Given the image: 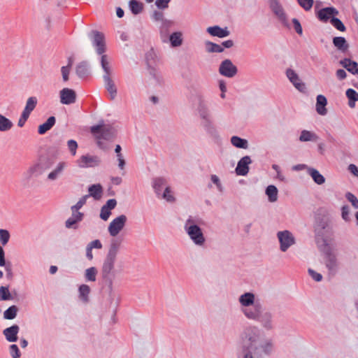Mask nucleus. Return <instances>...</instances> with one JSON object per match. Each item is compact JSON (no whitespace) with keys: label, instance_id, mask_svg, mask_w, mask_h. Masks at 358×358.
Returning <instances> with one entry per match:
<instances>
[{"label":"nucleus","instance_id":"obj_1","mask_svg":"<svg viewBox=\"0 0 358 358\" xmlns=\"http://www.w3.org/2000/svg\"><path fill=\"white\" fill-rule=\"evenodd\" d=\"M273 348L272 340L264 338L261 329L257 326L245 327L241 334L243 358H263L271 353Z\"/></svg>","mask_w":358,"mask_h":358},{"label":"nucleus","instance_id":"obj_2","mask_svg":"<svg viewBox=\"0 0 358 358\" xmlns=\"http://www.w3.org/2000/svg\"><path fill=\"white\" fill-rule=\"evenodd\" d=\"M241 313L249 320L258 322L266 331L274 328L273 315L266 310L252 292H245L238 298Z\"/></svg>","mask_w":358,"mask_h":358},{"label":"nucleus","instance_id":"obj_3","mask_svg":"<svg viewBox=\"0 0 358 358\" xmlns=\"http://www.w3.org/2000/svg\"><path fill=\"white\" fill-rule=\"evenodd\" d=\"M121 245V240L118 238L111 240L101 268V278L110 293L113 291V282L115 278V264Z\"/></svg>","mask_w":358,"mask_h":358},{"label":"nucleus","instance_id":"obj_4","mask_svg":"<svg viewBox=\"0 0 358 358\" xmlns=\"http://www.w3.org/2000/svg\"><path fill=\"white\" fill-rule=\"evenodd\" d=\"M184 229L189 238L196 245L202 246L205 243V236L201 229L197 224V220L194 217L192 216L188 217L185 221Z\"/></svg>","mask_w":358,"mask_h":358},{"label":"nucleus","instance_id":"obj_5","mask_svg":"<svg viewBox=\"0 0 358 358\" xmlns=\"http://www.w3.org/2000/svg\"><path fill=\"white\" fill-rule=\"evenodd\" d=\"M91 133L97 139L98 145L101 148V140H113L115 136V129L110 125H106L103 120H101L99 124L90 128Z\"/></svg>","mask_w":358,"mask_h":358},{"label":"nucleus","instance_id":"obj_6","mask_svg":"<svg viewBox=\"0 0 358 358\" xmlns=\"http://www.w3.org/2000/svg\"><path fill=\"white\" fill-rule=\"evenodd\" d=\"M54 164V161L49 157H41L37 162L31 166L24 173L27 179L38 177L45 171L50 169Z\"/></svg>","mask_w":358,"mask_h":358},{"label":"nucleus","instance_id":"obj_7","mask_svg":"<svg viewBox=\"0 0 358 358\" xmlns=\"http://www.w3.org/2000/svg\"><path fill=\"white\" fill-rule=\"evenodd\" d=\"M324 254V259L326 267L330 274L334 275L338 270V261L336 254L327 243H325L324 248L322 250Z\"/></svg>","mask_w":358,"mask_h":358},{"label":"nucleus","instance_id":"obj_8","mask_svg":"<svg viewBox=\"0 0 358 358\" xmlns=\"http://www.w3.org/2000/svg\"><path fill=\"white\" fill-rule=\"evenodd\" d=\"M93 47L95 48L97 55H102L106 51L105 36L102 32L92 30L88 34Z\"/></svg>","mask_w":358,"mask_h":358},{"label":"nucleus","instance_id":"obj_9","mask_svg":"<svg viewBox=\"0 0 358 358\" xmlns=\"http://www.w3.org/2000/svg\"><path fill=\"white\" fill-rule=\"evenodd\" d=\"M101 163V159L99 156L90 154L82 155L76 160V164L81 169L95 168Z\"/></svg>","mask_w":358,"mask_h":358},{"label":"nucleus","instance_id":"obj_10","mask_svg":"<svg viewBox=\"0 0 358 358\" xmlns=\"http://www.w3.org/2000/svg\"><path fill=\"white\" fill-rule=\"evenodd\" d=\"M277 237L280 242V249L282 252H286L289 248L295 243V238L293 234L288 230L278 231Z\"/></svg>","mask_w":358,"mask_h":358},{"label":"nucleus","instance_id":"obj_11","mask_svg":"<svg viewBox=\"0 0 358 358\" xmlns=\"http://www.w3.org/2000/svg\"><path fill=\"white\" fill-rule=\"evenodd\" d=\"M127 220V217L124 215H120L113 219L108 228L110 235L113 237L116 236L124 227Z\"/></svg>","mask_w":358,"mask_h":358},{"label":"nucleus","instance_id":"obj_12","mask_svg":"<svg viewBox=\"0 0 358 358\" xmlns=\"http://www.w3.org/2000/svg\"><path fill=\"white\" fill-rule=\"evenodd\" d=\"M238 69L232 62L226 59L223 60L219 67V73L225 77L233 78L237 74Z\"/></svg>","mask_w":358,"mask_h":358},{"label":"nucleus","instance_id":"obj_13","mask_svg":"<svg viewBox=\"0 0 358 358\" xmlns=\"http://www.w3.org/2000/svg\"><path fill=\"white\" fill-rule=\"evenodd\" d=\"M286 76L296 90L301 92L305 91V84L301 82L299 76L293 69H287L286 70Z\"/></svg>","mask_w":358,"mask_h":358},{"label":"nucleus","instance_id":"obj_14","mask_svg":"<svg viewBox=\"0 0 358 358\" xmlns=\"http://www.w3.org/2000/svg\"><path fill=\"white\" fill-rule=\"evenodd\" d=\"M60 102L62 104L69 105L76 101V92L69 88H64L59 92Z\"/></svg>","mask_w":358,"mask_h":358},{"label":"nucleus","instance_id":"obj_15","mask_svg":"<svg viewBox=\"0 0 358 358\" xmlns=\"http://www.w3.org/2000/svg\"><path fill=\"white\" fill-rule=\"evenodd\" d=\"M252 160L249 156L242 157L238 162L236 173L238 176H246L249 172V164Z\"/></svg>","mask_w":358,"mask_h":358},{"label":"nucleus","instance_id":"obj_16","mask_svg":"<svg viewBox=\"0 0 358 358\" xmlns=\"http://www.w3.org/2000/svg\"><path fill=\"white\" fill-rule=\"evenodd\" d=\"M338 14V11L334 7H326L320 10L317 13V18L323 22H327L331 20L332 17Z\"/></svg>","mask_w":358,"mask_h":358},{"label":"nucleus","instance_id":"obj_17","mask_svg":"<svg viewBox=\"0 0 358 358\" xmlns=\"http://www.w3.org/2000/svg\"><path fill=\"white\" fill-rule=\"evenodd\" d=\"M271 8L273 13L278 17L279 20L285 26L288 25L287 15L282 6L278 1H275L271 5Z\"/></svg>","mask_w":358,"mask_h":358},{"label":"nucleus","instance_id":"obj_18","mask_svg":"<svg viewBox=\"0 0 358 358\" xmlns=\"http://www.w3.org/2000/svg\"><path fill=\"white\" fill-rule=\"evenodd\" d=\"M117 206V201L115 199H110L107 201L106 203L101 208L100 217L104 221H106L110 214V210L114 209Z\"/></svg>","mask_w":358,"mask_h":358},{"label":"nucleus","instance_id":"obj_19","mask_svg":"<svg viewBox=\"0 0 358 358\" xmlns=\"http://www.w3.org/2000/svg\"><path fill=\"white\" fill-rule=\"evenodd\" d=\"M20 331V327L17 324H13L3 331V334L7 341L10 343L16 342L18 339L17 334Z\"/></svg>","mask_w":358,"mask_h":358},{"label":"nucleus","instance_id":"obj_20","mask_svg":"<svg viewBox=\"0 0 358 358\" xmlns=\"http://www.w3.org/2000/svg\"><path fill=\"white\" fill-rule=\"evenodd\" d=\"M67 167V163L59 162L55 169L48 175L47 179L50 181L56 180L63 173L64 169Z\"/></svg>","mask_w":358,"mask_h":358},{"label":"nucleus","instance_id":"obj_21","mask_svg":"<svg viewBox=\"0 0 358 358\" xmlns=\"http://www.w3.org/2000/svg\"><path fill=\"white\" fill-rule=\"evenodd\" d=\"M104 86L110 94V99L113 100L117 96V87L114 81L110 78V76H103Z\"/></svg>","mask_w":358,"mask_h":358},{"label":"nucleus","instance_id":"obj_22","mask_svg":"<svg viewBox=\"0 0 358 358\" xmlns=\"http://www.w3.org/2000/svg\"><path fill=\"white\" fill-rule=\"evenodd\" d=\"M339 64L348 72L353 75H358V63L349 58H344L339 62Z\"/></svg>","mask_w":358,"mask_h":358},{"label":"nucleus","instance_id":"obj_23","mask_svg":"<svg viewBox=\"0 0 358 358\" xmlns=\"http://www.w3.org/2000/svg\"><path fill=\"white\" fill-rule=\"evenodd\" d=\"M207 32L213 36H217L219 38H224L230 34L227 27L222 28L217 25L209 27L207 29Z\"/></svg>","mask_w":358,"mask_h":358},{"label":"nucleus","instance_id":"obj_24","mask_svg":"<svg viewBox=\"0 0 358 358\" xmlns=\"http://www.w3.org/2000/svg\"><path fill=\"white\" fill-rule=\"evenodd\" d=\"M167 181L164 178L158 177L152 180V187L156 194L159 196L164 187H167Z\"/></svg>","mask_w":358,"mask_h":358},{"label":"nucleus","instance_id":"obj_25","mask_svg":"<svg viewBox=\"0 0 358 358\" xmlns=\"http://www.w3.org/2000/svg\"><path fill=\"white\" fill-rule=\"evenodd\" d=\"M327 103V100L324 96L320 94L317 96L316 110L318 114L325 115L327 113V110L325 108Z\"/></svg>","mask_w":358,"mask_h":358},{"label":"nucleus","instance_id":"obj_26","mask_svg":"<svg viewBox=\"0 0 358 358\" xmlns=\"http://www.w3.org/2000/svg\"><path fill=\"white\" fill-rule=\"evenodd\" d=\"M56 118L54 116H50L48 118L45 122L38 126V133L41 135L45 134L48 131L50 130L55 124Z\"/></svg>","mask_w":358,"mask_h":358},{"label":"nucleus","instance_id":"obj_27","mask_svg":"<svg viewBox=\"0 0 358 358\" xmlns=\"http://www.w3.org/2000/svg\"><path fill=\"white\" fill-rule=\"evenodd\" d=\"M334 45L341 52H345L349 48L346 39L343 36H336L333 38Z\"/></svg>","mask_w":358,"mask_h":358},{"label":"nucleus","instance_id":"obj_28","mask_svg":"<svg viewBox=\"0 0 358 358\" xmlns=\"http://www.w3.org/2000/svg\"><path fill=\"white\" fill-rule=\"evenodd\" d=\"M197 110L201 118L203 119L210 117V113L207 104L201 96H199V98Z\"/></svg>","mask_w":358,"mask_h":358},{"label":"nucleus","instance_id":"obj_29","mask_svg":"<svg viewBox=\"0 0 358 358\" xmlns=\"http://www.w3.org/2000/svg\"><path fill=\"white\" fill-rule=\"evenodd\" d=\"M88 197L92 196L95 200H99L101 197L103 187L100 184L92 185L88 188Z\"/></svg>","mask_w":358,"mask_h":358},{"label":"nucleus","instance_id":"obj_30","mask_svg":"<svg viewBox=\"0 0 358 358\" xmlns=\"http://www.w3.org/2000/svg\"><path fill=\"white\" fill-rule=\"evenodd\" d=\"M319 139V136L314 132L308 130H303L299 136L301 142L313 141L316 142Z\"/></svg>","mask_w":358,"mask_h":358},{"label":"nucleus","instance_id":"obj_31","mask_svg":"<svg viewBox=\"0 0 358 358\" xmlns=\"http://www.w3.org/2000/svg\"><path fill=\"white\" fill-rule=\"evenodd\" d=\"M308 173L316 184L322 185L325 182V178L317 169L312 167L308 168Z\"/></svg>","mask_w":358,"mask_h":358},{"label":"nucleus","instance_id":"obj_32","mask_svg":"<svg viewBox=\"0 0 358 358\" xmlns=\"http://www.w3.org/2000/svg\"><path fill=\"white\" fill-rule=\"evenodd\" d=\"M76 73L79 78H85L89 74L88 64L86 61L80 62L76 68Z\"/></svg>","mask_w":358,"mask_h":358},{"label":"nucleus","instance_id":"obj_33","mask_svg":"<svg viewBox=\"0 0 358 358\" xmlns=\"http://www.w3.org/2000/svg\"><path fill=\"white\" fill-rule=\"evenodd\" d=\"M38 103V99L36 96H30L26 101L25 106L22 112L30 115L31 112L35 109Z\"/></svg>","mask_w":358,"mask_h":358},{"label":"nucleus","instance_id":"obj_34","mask_svg":"<svg viewBox=\"0 0 358 358\" xmlns=\"http://www.w3.org/2000/svg\"><path fill=\"white\" fill-rule=\"evenodd\" d=\"M100 55H101V60H100L101 66L104 72L103 76H110V75L112 73V70H111V68L110 66L108 57V55H104V54H102Z\"/></svg>","mask_w":358,"mask_h":358},{"label":"nucleus","instance_id":"obj_35","mask_svg":"<svg viewBox=\"0 0 358 358\" xmlns=\"http://www.w3.org/2000/svg\"><path fill=\"white\" fill-rule=\"evenodd\" d=\"M169 41L172 47L180 46L182 43V34L180 31H176L169 36Z\"/></svg>","mask_w":358,"mask_h":358},{"label":"nucleus","instance_id":"obj_36","mask_svg":"<svg viewBox=\"0 0 358 358\" xmlns=\"http://www.w3.org/2000/svg\"><path fill=\"white\" fill-rule=\"evenodd\" d=\"M173 25V22L164 19L162 22L159 27V31L162 38H166L169 34V29Z\"/></svg>","mask_w":358,"mask_h":358},{"label":"nucleus","instance_id":"obj_37","mask_svg":"<svg viewBox=\"0 0 358 358\" xmlns=\"http://www.w3.org/2000/svg\"><path fill=\"white\" fill-rule=\"evenodd\" d=\"M278 189L275 185H268L266 189V194L268 196V201L271 203L278 200Z\"/></svg>","mask_w":358,"mask_h":358},{"label":"nucleus","instance_id":"obj_38","mask_svg":"<svg viewBox=\"0 0 358 358\" xmlns=\"http://www.w3.org/2000/svg\"><path fill=\"white\" fill-rule=\"evenodd\" d=\"M231 143L234 146L238 148L247 149L248 147V142L246 139L241 138L236 136H234L231 138Z\"/></svg>","mask_w":358,"mask_h":358},{"label":"nucleus","instance_id":"obj_39","mask_svg":"<svg viewBox=\"0 0 358 358\" xmlns=\"http://www.w3.org/2000/svg\"><path fill=\"white\" fill-rule=\"evenodd\" d=\"M129 6L131 13L134 15L141 13L143 10V3L137 0H130Z\"/></svg>","mask_w":358,"mask_h":358},{"label":"nucleus","instance_id":"obj_40","mask_svg":"<svg viewBox=\"0 0 358 358\" xmlns=\"http://www.w3.org/2000/svg\"><path fill=\"white\" fill-rule=\"evenodd\" d=\"M79 297L83 302H88L90 288L87 285H81L78 288Z\"/></svg>","mask_w":358,"mask_h":358},{"label":"nucleus","instance_id":"obj_41","mask_svg":"<svg viewBox=\"0 0 358 358\" xmlns=\"http://www.w3.org/2000/svg\"><path fill=\"white\" fill-rule=\"evenodd\" d=\"M13 126V122L7 117L0 114V131H7Z\"/></svg>","mask_w":358,"mask_h":358},{"label":"nucleus","instance_id":"obj_42","mask_svg":"<svg viewBox=\"0 0 358 358\" xmlns=\"http://www.w3.org/2000/svg\"><path fill=\"white\" fill-rule=\"evenodd\" d=\"M18 312V308L13 305L8 308L3 313V318L5 320H13L16 317Z\"/></svg>","mask_w":358,"mask_h":358},{"label":"nucleus","instance_id":"obj_43","mask_svg":"<svg viewBox=\"0 0 358 358\" xmlns=\"http://www.w3.org/2000/svg\"><path fill=\"white\" fill-rule=\"evenodd\" d=\"M97 269L96 267H90L85 270V278L87 281L95 282L96 280Z\"/></svg>","mask_w":358,"mask_h":358},{"label":"nucleus","instance_id":"obj_44","mask_svg":"<svg viewBox=\"0 0 358 358\" xmlns=\"http://www.w3.org/2000/svg\"><path fill=\"white\" fill-rule=\"evenodd\" d=\"M206 50L208 52H222L224 51V48L218 44L214 43L210 41H207L206 43Z\"/></svg>","mask_w":358,"mask_h":358},{"label":"nucleus","instance_id":"obj_45","mask_svg":"<svg viewBox=\"0 0 358 358\" xmlns=\"http://www.w3.org/2000/svg\"><path fill=\"white\" fill-rule=\"evenodd\" d=\"M202 125L204 129L210 134L215 135L216 134V129L213 127L210 120V117L203 118Z\"/></svg>","mask_w":358,"mask_h":358},{"label":"nucleus","instance_id":"obj_46","mask_svg":"<svg viewBox=\"0 0 358 358\" xmlns=\"http://www.w3.org/2000/svg\"><path fill=\"white\" fill-rule=\"evenodd\" d=\"M12 299L8 287H0V301H8Z\"/></svg>","mask_w":358,"mask_h":358},{"label":"nucleus","instance_id":"obj_47","mask_svg":"<svg viewBox=\"0 0 358 358\" xmlns=\"http://www.w3.org/2000/svg\"><path fill=\"white\" fill-rule=\"evenodd\" d=\"M330 22L336 29L341 31H344L346 29L342 21L337 17H332L330 20Z\"/></svg>","mask_w":358,"mask_h":358},{"label":"nucleus","instance_id":"obj_48","mask_svg":"<svg viewBox=\"0 0 358 358\" xmlns=\"http://www.w3.org/2000/svg\"><path fill=\"white\" fill-rule=\"evenodd\" d=\"M10 235L7 229H0V243L2 245H6L10 239Z\"/></svg>","mask_w":358,"mask_h":358},{"label":"nucleus","instance_id":"obj_49","mask_svg":"<svg viewBox=\"0 0 358 358\" xmlns=\"http://www.w3.org/2000/svg\"><path fill=\"white\" fill-rule=\"evenodd\" d=\"M162 198L168 202H173L175 201V197L171 193L170 187H165L164 191L162 194Z\"/></svg>","mask_w":358,"mask_h":358},{"label":"nucleus","instance_id":"obj_50","mask_svg":"<svg viewBox=\"0 0 358 358\" xmlns=\"http://www.w3.org/2000/svg\"><path fill=\"white\" fill-rule=\"evenodd\" d=\"M299 6L303 8L306 11H309L313 5V0H297Z\"/></svg>","mask_w":358,"mask_h":358},{"label":"nucleus","instance_id":"obj_51","mask_svg":"<svg viewBox=\"0 0 358 358\" xmlns=\"http://www.w3.org/2000/svg\"><path fill=\"white\" fill-rule=\"evenodd\" d=\"M9 352L12 358H20L21 353L17 345H10L9 347Z\"/></svg>","mask_w":358,"mask_h":358},{"label":"nucleus","instance_id":"obj_52","mask_svg":"<svg viewBox=\"0 0 358 358\" xmlns=\"http://www.w3.org/2000/svg\"><path fill=\"white\" fill-rule=\"evenodd\" d=\"M68 149L71 155L75 156L78 149V143L75 140L71 139L67 141Z\"/></svg>","mask_w":358,"mask_h":358},{"label":"nucleus","instance_id":"obj_53","mask_svg":"<svg viewBox=\"0 0 358 358\" xmlns=\"http://www.w3.org/2000/svg\"><path fill=\"white\" fill-rule=\"evenodd\" d=\"M345 197L348 201H350L352 206L357 209L358 208V199L351 192H347L345 194Z\"/></svg>","mask_w":358,"mask_h":358},{"label":"nucleus","instance_id":"obj_54","mask_svg":"<svg viewBox=\"0 0 358 358\" xmlns=\"http://www.w3.org/2000/svg\"><path fill=\"white\" fill-rule=\"evenodd\" d=\"M345 94L348 100L358 101V92H357L355 90L350 88L347 90Z\"/></svg>","mask_w":358,"mask_h":358},{"label":"nucleus","instance_id":"obj_55","mask_svg":"<svg viewBox=\"0 0 358 358\" xmlns=\"http://www.w3.org/2000/svg\"><path fill=\"white\" fill-rule=\"evenodd\" d=\"M88 198V195H85L82 196L79 201L71 207V209H75L78 210L80 208H81L86 203L87 199Z\"/></svg>","mask_w":358,"mask_h":358},{"label":"nucleus","instance_id":"obj_56","mask_svg":"<svg viewBox=\"0 0 358 358\" xmlns=\"http://www.w3.org/2000/svg\"><path fill=\"white\" fill-rule=\"evenodd\" d=\"M308 272L311 278L316 282H320L322 280V275L312 268H308Z\"/></svg>","mask_w":358,"mask_h":358},{"label":"nucleus","instance_id":"obj_57","mask_svg":"<svg viewBox=\"0 0 358 358\" xmlns=\"http://www.w3.org/2000/svg\"><path fill=\"white\" fill-rule=\"evenodd\" d=\"M30 115L25 113V112H22L20 117L17 122V126L19 127H22L25 122L27 121Z\"/></svg>","mask_w":358,"mask_h":358},{"label":"nucleus","instance_id":"obj_58","mask_svg":"<svg viewBox=\"0 0 358 358\" xmlns=\"http://www.w3.org/2000/svg\"><path fill=\"white\" fill-rule=\"evenodd\" d=\"M292 23H293L294 29H295L296 32L299 35H302L303 29H302L300 22L296 18H293Z\"/></svg>","mask_w":358,"mask_h":358},{"label":"nucleus","instance_id":"obj_59","mask_svg":"<svg viewBox=\"0 0 358 358\" xmlns=\"http://www.w3.org/2000/svg\"><path fill=\"white\" fill-rule=\"evenodd\" d=\"M171 0H156L155 5L159 9H165L169 7Z\"/></svg>","mask_w":358,"mask_h":358},{"label":"nucleus","instance_id":"obj_60","mask_svg":"<svg viewBox=\"0 0 358 358\" xmlns=\"http://www.w3.org/2000/svg\"><path fill=\"white\" fill-rule=\"evenodd\" d=\"M152 18L156 22H162L165 18L164 17V13L161 11L155 10L152 15Z\"/></svg>","mask_w":358,"mask_h":358},{"label":"nucleus","instance_id":"obj_61","mask_svg":"<svg viewBox=\"0 0 358 358\" xmlns=\"http://www.w3.org/2000/svg\"><path fill=\"white\" fill-rule=\"evenodd\" d=\"M70 70H71V69L69 68V66H62L61 68L62 78L64 82H66L67 80H69V76Z\"/></svg>","mask_w":358,"mask_h":358},{"label":"nucleus","instance_id":"obj_62","mask_svg":"<svg viewBox=\"0 0 358 358\" xmlns=\"http://www.w3.org/2000/svg\"><path fill=\"white\" fill-rule=\"evenodd\" d=\"M341 211H342V213H341V215H342V218L348 222L350 220V217H349V213H350V209H349V207L348 206H343L341 208Z\"/></svg>","mask_w":358,"mask_h":358},{"label":"nucleus","instance_id":"obj_63","mask_svg":"<svg viewBox=\"0 0 358 358\" xmlns=\"http://www.w3.org/2000/svg\"><path fill=\"white\" fill-rule=\"evenodd\" d=\"M87 247L90 248L91 249H101L102 248V243L101 241L98 239L94 240L89 243L87 245Z\"/></svg>","mask_w":358,"mask_h":358},{"label":"nucleus","instance_id":"obj_64","mask_svg":"<svg viewBox=\"0 0 358 358\" xmlns=\"http://www.w3.org/2000/svg\"><path fill=\"white\" fill-rule=\"evenodd\" d=\"M3 267L5 268L6 272V277L8 279H12L13 274L12 271V265L10 262H7L6 266H3Z\"/></svg>","mask_w":358,"mask_h":358}]
</instances>
